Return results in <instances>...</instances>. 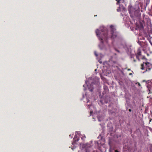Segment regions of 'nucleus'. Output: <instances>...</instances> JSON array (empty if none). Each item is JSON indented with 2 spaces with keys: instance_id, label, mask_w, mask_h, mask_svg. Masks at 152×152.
I'll list each match as a JSON object with an SVG mask.
<instances>
[{
  "instance_id": "f03ea898",
  "label": "nucleus",
  "mask_w": 152,
  "mask_h": 152,
  "mask_svg": "<svg viewBox=\"0 0 152 152\" xmlns=\"http://www.w3.org/2000/svg\"><path fill=\"white\" fill-rule=\"evenodd\" d=\"M104 26L100 27L99 30L97 29L96 31V33L97 36L100 41V43L99 47L100 49L102 50L104 48L103 39L104 36Z\"/></svg>"
},
{
  "instance_id": "aec40b11",
  "label": "nucleus",
  "mask_w": 152,
  "mask_h": 152,
  "mask_svg": "<svg viewBox=\"0 0 152 152\" xmlns=\"http://www.w3.org/2000/svg\"><path fill=\"white\" fill-rule=\"evenodd\" d=\"M105 90H106L108 88H107V87L105 86Z\"/></svg>"
},
{
  "instance_id": "f8f14e48",
  "label": "nucleus",
  "mask_w": 152,
  "mask_h": 152,
  "mask_svg": "<svg viewBox=\"0 0 152 152\" xmlns=\"http://www.w3.org/2000/svg\"><path fill=\"white\" fill-rule=\"evenodd\" d=\"M101 77L102 79V80H104V78L102 76V75L101 74Z\"/></svg>"
},
{
  "instance_id": "a211bd4d",
  "label": "nucleus",
  "mask_w": 152,
  "mask_h": 152,
  "mask_svg": "<svg viewBox=\"0 0 152 152\" xmlns=\"http://www.w3.org/2000/svg\"><path fill=\"white\" fill-rule=\"evenodd\" d=\"M147 82L148 83L151 82V80H148Z\"/></svg>"
},
{
  "instance_id": "ea45409f",
  "label": "nucleus",
  "mask_w": 152,
  "mask_h": 152,
  "mask_svg": "<svg viewBox=\"0 0 152 152\" xmlns=\"http://www.w3.org/2000/svg\"><path fill=\"white\" fill-rule=\"evenodd\" d=\"M96 69L95 70V71H96Z\"/></svg>"
},
{
  "instance_id": "20e7f679",
  "label": "nucleus",
  "mask_w": 152,
  "mask_h": 152,
  "mask_svg": "<svg viewBox=\"0 0 152 152\" xmlns=\"http://www.w3.org/2000/svg\"><path fill=\"white\" fill-rule=\"evenodd\" d=\"M144 63L145 62H143V63L141 64V69L142 70H144L145 68H146V69H147L148 71H150L151 69L152 68V64L149 62H147L145 63V67Z\"/></svg>"
},
{
  "instance_id": "ddd939ff",
  "label": "nucleus",
  "mask_w": 152,
  "mask_h": 152,
  "mask_svg": "<svg viewBox=\"0 0 152 152\" xmlns=\"http://www.w3.org/2000/svg\"><path fill=\"white\" fill-rule=\"evenodd\" d=\"M136 58H137V59L139 60H140L139 56L136 55Z\"/></svg>"
},
{
  "instance_id": "4c0bfd02",
  "label": "nucleus",
  "mask_w": 152,
  "mask_h": 152,
  "mask_svg": "<svg viewBox=\"0 0 152 152\" xmlns=\"http://www.w3.org/2000/svg\"><path fill=\"white\" fill-rule=\"evenodd\" d=\"M103 88H104V86H103Z\"/></svg>"
},
{
  "instance_id": "4be33fe9",
  "label": "nucleus",
  "mask_w": 152,
  "mask_h": 152,
  "mask_svg": "<svg viewBox=\"0 0 152 152\" xmlns=\"http://www.w3.org/2000/svg\"><path fill=\"white\" fill-rule=\"evenodd\" d=\"M85 137H86L85 136H84V137H82L81 139H84V138H85Z\"/></svg>"
},
{
  "instance_id": "473e14b6",
  "label": "nucleus",
  "mask_w": 152,
  "mask_h": 152,
  "mask_svg": "<svg viewBox=\"0 0 152 152\" xmlns=\"http://www.w3.org/2000/svg\"><path fill=\"white\" fill-rule=\"evenodd\" d=\"M115 151L116 152H118V151H117V150Z\"/></svg>"
},
{
  "instance_id": "5701e85b",
  "label": "nucleus",
  "mask_w": 152,
  "mask_h": 152,
  "mask_svg": "<svg viewBox=\"0 0 152 152\" xmlns=\"http://www.w3.org/2000/svg\"><path fill=\"white\" fill-rule=\"evenodd\" d=\"M129 112H131L132 111V110L131 109H129Z\"/></svg>"
},
{
  "instance_id": "1a4fd4ad",
  "label": "nucleus",
  "mask_w": 152,
  "mask_h": 152,
  "mask_svg": "<svg viewBox=\"0 0 152 152\" xmlns=\"http://www.w3.org/2000/svg\"><path fill=\"white\" fill-rule=\"evenodd\" d=\"M105 42H106V39H107L108 38V37H107V34H105Z\"/></svg>"
},
{
  "instance_id": "b1692460",
  "label": "nucleus",
  "mask_w": 152,
  "mask_h": 152,
  "mask_svg": "<svg viewBox=\"0 0 152 152\" xmlns=\"http://www.w3.org/2000/svg\"><path fill=\"white\" fill-rule=\"evenodd\" d=\"M152 121V119H150V121H149V123H150V122Z\"/></svg>"
},
{
  "instance_id": "f704fd0d",
  "label": "nucleus",
  "mask_w": 152,
  "mask_h": 152,
  "mask_svg": "<svg viewBox=\"0 0 152 152\" xmlns=\"http://www.w3.org/2000/svg\"><path fill=\"white\" fill-rule=\"evenodd\" d=\"M134 61H135H135H136V60H134Z\"/></svg>"
},
{
  "instance_id": "f3484780",
  "label": "nucleus",
  "mask_w": 152,
  "mask_h": 152,
  "mask_svg": "<svg viewBox=\"0 0 152 152\" xmlns=\"http://www.w3.org/2000/svg\"><path fill=\"white\" fill-rule=\"evenodd\" d=\"M148 71V70H147V69H146V70L145 71H144V72H143V73H145V72H147V71Z\"/></svg>"
},
{
  "instance_id": "c9c22d12",
  "label": "nucleus",
  "mask_w": 152,
  "mask_h": 152,
  "mask_svg": "<svg viewBox=\"0 0 152 152\" xmlns=\"http://www.w3.org/2000/svg\"><path fill=\"white\" fill-rule=\"evenodd\" d=\"M109 144H110V142H109Z\"/></svg>"
},
{
  "instance_id": "e433bc0d",
  "label": "nucleus",
  "mask_w": 152,
  "mask_h": 152,
  "mask_svg": "<svg viewBox=\"0 0 152 152\" xmlns=\"http://www.w3.org/2000/svg\"><path fill=\"white\" fill-rule=\"evenodd\" d=\"M118 48H120L121 47H118Z\"/></svg>"
},
{
  "instance_id": "7ed1b4c3",
  "label": "nucleus",
  "mask_w": 152,
  "mask_h": 152,
  "mask_svg": "<svg viewBox=\"0 0 152 152\" xmlns=\"http://www.w3.org/2000/svg\"><path fill=\"white\" fill-rule=\"evenodd\" d=\"M128 11L130 17L132 18H139L141 16L140 9H137L131 5L128 7Z\"/></svg>"
},
{
  "instance_id": "f257e3e1",
  "label": "nucleus",
  "mask_w": 152,
  "mask_h": 152,
  "mask_svg": "<svg viewBox=\"0 0 152 152\" xmlns=\"http://www.w3.org/2000/svg\"><path fill=\"white\" fill-rule=\"evenodd\" d=\"M110 38L113 40L116 41L117 45L124 48V39L120 33L116 30L115 26L113 25L110 26Z\"/></svg>"
},
{
  "instance_id": "dca6fc26",
  "label": "nucleus",
  "mask_w": 152,
  "mask_h": 152,
  "mask_svg": "<svg viewBox=\"0 0 152 152\" xmlns=\"http://www.w3.org/2000/svg\"><path fill=\"white\" fill-rule=\"evenodd\" d=\"M130 28L131 29V30L132 31H133L134 30V28H133V27H130Z\"/></svg>"
},
{
  "instance_id": "6e6552de",
  "label": "nucleus",
  "mask_w": 152,
  "mask_h": 152,
  "mask_svg": "<svg viewBox=\"0 0 152 152\" xmlns=\"http://www.w3.org/2000/svg\"><path fill=\"white\" fill-rule=\"evenodd\" d=\"M138 56H141V51H139V52H138L137 53V54L136 55Z\"/></svg>"
},
{
  "instance_id": "cd10ccee",
  "label": "nucleus",
  "mask_w": 152,
  "mask_h": 152,
  "mask_svg": "<svg viewBox=\"0 0 152 152\" xmlns=\"http://www.w3.org/2000/svg\"><path fill=\"white\" fill-rule=\"evenodd\" d=\"M149 85V84H148V85H147V88H148Z\"/></svg>"
},
{
  "instance_id": "2f4dec72",
  "label": "nucleus",
  "mask_w": 152,
  "mask_h": 152,
  "mask_svg": "<svg viewBox=\"0 0 152 152\" xmlns=\"http://www.w3.org/2000/svg\"><path fill=\"white\" fill-rule=\"evenodd\" d=\"M100 125H101L102 126V125H101V124H100ZM102 127V129H103V127Z\"/></svg>"
},
{
  "instance_id": "39448f33",
  "label": "nucleus",
  "mask_w": 152,
  "mask_h": 152,
  "mask_svg": "<svg viewBox=\"0 0 152 152\" xmlns=\"http://www.w3.org/2000/svg\"><path fill=\"white\" fill-rule=\"evenodd\" d=\"M104 98L103 96H102L101 97L100 100L99 101V104L100 105H102L104 104Z\"/></svg>"
},
{
  "instance_id": "6ab92c4d",
  "label": "nucleus",
  "mask_w": 152,
  "mask_h": 152,
  "mask_svg": "<svg viewBox=\"0 0 152 152\" xmlns=\"http://www.w3.org/2000/svg\"><path fill=\"white\" fill-rule=\"evenodd\" d=\"M142 59H146L147 60V59L145 58V56H143L142 58Z\"/></svg>"
},
{
  "instance_id": "2eb2a0df",
  "label": "nucleus",
  "mask_w": 152,
  "mask_h": 152,
  "mask_svg": "<svg viewBox=\"0 0 152 152\" xmlns=\"http://www.w3.org/2000/svg\"><path fill=\"white\" fill-rule=\"evenodd\" d=\"M93 113V112L92 111H90V115H92V114Z\"/></svg>"
},
{
  "instance_id": "c756f323",
  "label": "nucleus",
  "mask_w": 152,
  "mask_h": 152,
  "mask_svg": "<svg viewBox=\"0 0 152 152\" xmlns=\"http://www.w3.org/2000/svg\"><path fill=\"white\" fill-rule=\"evenodd\" d=\"M76 137H77V135H75V138Z\"/></svg>"
},
{
  "instance_id": "c85d7f7f",
  "label": "nucleus",
  "mask_w": 152,
  "mask_h": 152,
  "mask_svg": "<svg viewBox=\"0 0 152 152\" xmlns=\"http://www.w3.org/2000/svg\"><path fill=\"white\" fill-rule=\"evenodd\" d=\"M138 85L139 86H140V83H138Z\"/></svg>"
},
{
  "instance_id": "bb28decb",
  "label": "nucleus",
  "mask_w": 152,
  "mask_h": 152,
  "mask_svg": "<svg viewBox=\"0 0 152 152\" xmlns=\"http://www.w3.org/2000/svg\"><path fill=\"white\" fill-rule=\"evenodd\" d=\"M117 11H118V12L119 11V10L118 9H117Z\"/></svg>"
},
{
  "instance_id": "58836bf2",
  "label": "nucleus",
  "mask_w": 152,
  "mask_h": 152,
  "mask_svg": "<svg viewBox=\"0 0 152 152\" xmlns=\"http://www.w3.org/2000/svg\"><path fill=\"white\" fill-rule=\"evenodd\" d=\"M131 74H131V73H130V74H129V75H131Z\"/></svg>"
},
{
  "instance_id": "4468645a",
  "label": "nucleus",
  "mask_w": 152,
  "mask_h": 152,
  "mask_svg": "<svg viewBox=\"0 0 152 152\" xmlns=\"http://www.w3.org/2000/svg\"><path fill=\"white\" fill-rule=\"evenodd\" d=\"M94 54L96 56H98V55L96 51L94 52Z\"/></svg>"
},
{
  "instance_id": "393cba45",
  "label": "nucleus",
  "mask_w": 152,
  "mask_h": 152,
  "mask_svg": "<svg viewBox=\"0 0 152 152\" xmlns=\"http://www.w3.org/2000/svg\"><path fill=\"white\" fill-rule=\"evenodd\" d=\"M151 116L152 117V113L151 112Z\"/></svg>"
},
{
  "instance_id": "7c9ffc66",
  "label": "nucleus",
  "mask_w": 152,
  "mask_h": 152,
  "mask_svg": "<svg viewBox=\"0 0 152 152\" xmlns=\"http://www.w3.org/2000/svg\"><path fill=\"white\" fill-rule=\"evenodd\" d=\"M138 43L139 44H140V42H138Z\"/></svg>"
},
{
  "instance_id": "423d86ee",
  "label": "nucleus",
  "mask_w": 152,
  "mask_h": 152,
  "mask_svg": "<svg viewBox=\"0 0 152 152\" xmlns=\"http://www.w3.org/2000/svg\"><path fill=\"white\" fill-rule=\"evenodd\" d=\"M117 2L116 3V4L117 5H119L121 3V1H122V3H124V0H115Z\"/></svg>"
},
{
  "instance_id": "9b49d317",
  "label": "nucleus",
  "mask_w": 152,
  "mask_h": 152,
  "mask_svg": "<svg viewBox=\"0 0 152 152\" xmlns=\"http://www.w3.org/2000/svg\"><path fill=\"white\" fill-rule=\"evenodd\" d=\"M93 87H91V88H89V90L90 91H91V92L92 91H93Z\"/></svg>"
},
{
  "instance_id": "412c9836",
  "label": "nucleus",
  "mask_w": 152,
  "mask_h": 152,
  "mask_svg": "<svg viewBox=\"0 0 152 152\" xmlns=\"http://www.w3.org/2000/svg\"><path fill=\"white\" fill-rule=\"evenodd\" d=\"M149 42H150V43L151 44V45H152V42H151V40H150V41H149Z\"/></svg>"
},
{
  "instance_id": "a878e982",
  "label": "nucleus",
  "mask_w": 152,
  "mask_h": 152,
  "mask_svg": "<svg viewBox=\"0 0 152 152\" xmlns=\"http://www.w3.org/2000/svg\"><path fill=\"white\" fill-rule=\"evenodd\" d=\"M99 62L100 63H101V64L102 63V61H100V60H99Z\"/></svg>"
},
{
  "instance_id": "9d476101",
  "label": "nucleus",
  "mask_w": 152,
  "mask_h": 152,
  "mask_svg": "<svg viewBox=\"0 0 152 152\" xmlns=\"http://www.w3.org/2000/svg\"><path fill=\"white\" fill-rule=\"evenodd\" d=\"M114 49L115 50V51H116L117 52H118V53H120V51L118 50V49H117L116 48H114Z\"/></svg>"
},
{
  "instance_id": "0eeeda50",
  "label": "nucleus",
  "mask_w": 152,
  "mask_h": 152,
  "mask_svg": "<svg viewBox=\"0 0 152 152\" xmlns=\"http://www.w3.org/2000/svg\"><path fill=\"white\" fill-rule=\"evenodd\" d=\"M97 117V118L98 119V120L99 121H100L102 120V116H100L99 115H98Z\"/></svg>"
},
{
  "instance_id": "72a5a7b5",
  "label": "nucleus",
  "mask_w": 152,
  "mask_h": 152,
  "mask_svg": "<svg viewBox=\"0 0 152 152\" xmlns=\"http://www.w3.org/2000/svg\"><path fill=\"white\" fill-rule=\"evenodd\" d=\"M104 64V62H103V64Z\"/></svg>"
}]
</instances>
